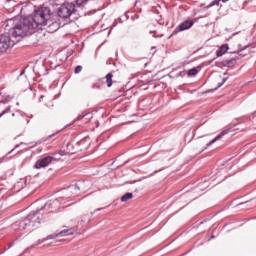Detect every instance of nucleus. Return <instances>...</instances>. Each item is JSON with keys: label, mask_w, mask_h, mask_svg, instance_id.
Segmentation results:
<instances>
[{"label": "nucleus", "mask_w": 256, "mask_h": 256, "mask_svg": "<svg viewBox=\"0 0 256 256\" xmlns=\"http://www.w3.org/2000/svg\"><path fill=\"white\" fill-rule=\"evenodd\" d=\"M35 29H44L47 33H55L59 29V21L57 16L51 13V8L41 7L34 11L33 17H28Z\"/></svg>", "instance_id": "1"}, {"label": "nucleus", "mask_w": 256, "mask_h": 256, "mask_svg": "<svg viewBox=\"0 0 256 256\" xmlns=\"http://www.w3.org/2000/svg\"><path fill=\"white\" fill-rule=\"evenodd\" d=\"M6 27H10L8 31L12 34V37H15V39H23V37H27V35H33V33H35V28L33 27L29 17L24 19H9Z\"/></svg>", "instance_id": "2"}, {"label": "nucleus", "mask_w": 256, "mask_h": 256, "mask_svg": "<svg viewBox=\"0 0 256 256\" xmlns=\"http://www.w3.org/2000/svg\"><path fill=\"white\" fill-rule=\"evenodd\" d=\"M76 11L77 9L75 8V4L65 3L58 8L57 14L60 19H69V17L73 15Z\"/></svg>", "instance_id": "3"}, {"label": "nucleus", "mask_w": 256, "mask_h": 256, "mask_svg": "<svg viewBox=\"0 0 256 256\" xmlns=\"http://www.w3.org/2000/svg\"><path fill=\"white\" fill-rule=\"evenodd\" d=\"M54 155H59L58 157H53V156H46L40 160H38L35 165L34 168L35 169H43V167H48V165L52 162V161H59V159H61V157H63V151L61 152H56L54 153Z\"/></svg>", "instance_id": "4"}, {"label": "nucleus", "mask_w": 256, "mask_h": 256, "mask_svg": "<svg viewBox=\"0 0 256 256\" xmlns=\"http://www.w3.org/2000/svg\"><path fill=\"white\" fill-rule=\"evenodd\" d=\"M15 45V42L11 40L9 33L0 35V53H6L8 49H11Z\"/></svg>", "instance_id": "5"}, {"label": "nucleus", "mask_w": 256, "mask_h": 256, "mask_svg": "<svg viewBox=\"0 0 256 256\" xmlns=\"http://www.w3.org/2000/svg\"><path fill=\"white\" fill-rule=\"evenodd\" d=\"M31 219H35V216H26L25 219L21 220V221H16L13 224V229H15V231H25V229H27L28 231H31V228L29 227V223L31 221Z\"/></svg>", "instance_id": "6"}, {"label": "nucleus", "mask_w": 256, "mask_h": 256, "mask_svg": "<svg viewBox=\"0 0 256 256\" xmlns=\"http://www.w3.org/2000/svg\"><path fill=\"white\" fill-rule=\"evenodd\" d=\"M34 217L28 222V227L30 229H37L41 225V213H39V210L32 211L30 214L27 215V217Z\"/></svg>", "instance_id": "7"}, {"label": "nucleus", "mask_w": 256, "mask_h": 256, "mask_svg": "<svg viewBox=\"0 0 256 256\" xmlns=\"http://www.w3.org/2000/svg\"><path fill=\"white\" fill-rule=\"evenodd\" d=\"M193 25H195V22H193V20H186L176 28L174 33H179L181 31H187V29H191V27H193Z\"/></svg>", "instance_id": "8"}, {"label": "nucleus", "mask_w": 256, "mask_h": 256, "mask_svg": "<svg viewBox=\"0 0 256 256\" xmlns=\"http://www.w3.org/2000/svg\"><path fill=\"white\" fill-rule=\"evenodd\" d=\"M80 184H75L73 186H70L68 189L64 190L63 195L65 197V199H69V197H71V193H73V191H75V194L79 193V191H81V187L79 186Z\"/></svg>", "instance_id": "9"}, {"label": "nucleus", "mask_w": 256, "mask_h": 256, "mask_svg": "<svg viewBox=\"0 0 256 256\" xmlns=\"http://www.w3.org/2000/svg\"><path fill=\"white\" fill-rule=\"evenodd\" d=\"M229 131H231V128H227V129L223 130L218 136H216L213 140H211L210 142H208L206 144V147L203 149V151H205V149H207L208 147H211V145H213V143H217V141H219V139H222L224 137V135H227V133H229Z\"/></svg>", "instance_id": "10"}, {"label": "nucleus", "mask_w": 256, "mask_h": 256, "mask_svg": "<svg viewBox=\"0 0 256 256\" xmlns=\"http://www.w3.org/2000/svg\"><path fill=\"white\" fill-rule=\"evenodd\" d=\"M4 109V110H3ZM0 118L3 117V115H7V113H11V106H7L5 108V101L0 102Z\"/></svg>", "instance_id": "11"}, {"label": "nucleus", "mask_w": 256, "mask_h": 256, "mask_svg": "<svg viewBox=\"0 0 256 256\" xmlns=\"http://www.w3.org/2000/svg\"><path fill=\"white\" fill-rule=\"evenodd\" d=\"M227 51H229V45L224 44L216 51V55L217 57H223V55H225Z\"/></svg>", "instance_id": "12"}, {"label": "nucleus", "mask_w": 256, "mask_h": 256, "mask_svg": "<svg viewBox=\"0 0 256 256\" xmlns=\"http://www.w3.org/2000/svg\"><path fill=\"white\" fill-rule=\"evenodd\" d=\"M73 233H75V228H70L67 230H62L56 235V237H67V235H73Z\"/></svg>", "instance_id": "13"}, {"label": "nucleus", "mask_w": 256, "mask_h": 256, "mask_svg": "<svg viewBox=\"0 0 256 256\" xmlns=\"http://www.w3.org/2000/svg\"><path fill=\"white\" fill-rule=\"evenodd\" d=\"M129 199H133V193L131 192H128L126 194H124L122 197H121V201L123 203H127V201H129Z\"/></svg>", "instance_id": "14"}, {"label": "nucleus", "mask_w": 256, "mask_h": 256, "mask_svg": "<svg viewBox=\"0 0 256 256\" xmlns=\"http://www.w3.org/2000/svg\"><path fill=\"white\" fill-rule=\"evenodd\" d=\"M106 83L107 87H111V85H113V73H108L106 75Z\"/></svg>", "instance_id": "15"}, {"label": "nucleus", "mask_w": 256, "mask_h": 256, "mask_svg": "<svg viewBox=\"0 0 256 256\" xmlns=\"http://www.w3.org/2000/svg\"><path fill=\"white\" fill-rule=\"evenodd\" d=\"M59 201H61V198L50 200L45 204V207H51V205H59Z\"/></svg>", "instance_id": "16"}, {"label": "nucleus", "mask_w": 256, "mask_h": 256, "mask_svg": "<svg viewBox=\"0 0 256 256\" xmlns=\"http://www.w3.org/2000/svg\"><path fill=\"white\" fill-rule=\"evenodd\" d=\"M51 239H55L53 235H49L46 238L39 239L35 245H41V243H45V241H49Z\"/></svg>", "instance_id": "17"}, {"label": "nucleus", "mask_w": 256, "mask_h": 256, "mask_svg": "<svg viewBox=\"0 0 256 256\" xmlns=\"http://www.w3.org/2000/svg\"><path fill=\"white\" fill-rule=\"evenodd\" d=\"M199 73V70L197 68H192L188 71V77H195Z\"/></svg>", "instance_id": "18"}, {"label": "nucleus", "mask_w": 256, "mask_h": 256, "mask_svg": "<svg viewBox=\"0 0 256 256\" xmlns=\"http://www.w3.org/2000/svg\"><path fill=\"white\" fill-rule=\"evenodd\" d=\"M89 0H76V5L78 7H83V5H86Z\"/></svg>", "instance_id": "19"}, {"label": "nucleus", "mask_w": 256, "mask_h": 256, "mask_svg": "<svg viewBox=\"0 0 256 256\" xmlns=\"http://www.w3.org/2000/svg\"><path fill=\"white\" fill-rule=\"evenodd\" d=\"M89 0H76V5L78 7H83V5H86Z\"/></svg>", "instance_id": "20"}, {"label": "nucleus", "mask_w": 256, "mask_h": 256, "mask_svg": "<svg viewBox=\"0 0 256 256\" xmlns=\"http://www.w3.org/2000/svg\"><path fill=\"white\" fill-rule=\"evenodd\" d=\"M81 71H83V67L82 66H77L74 70V73H81Z\"/></svg>", "instance_id": "21"}, {"label": "nucleus", "mask_w": 256, "mask_h": 256, "mask_svg": "<svg viewBox=\"0 0 256 256\" xmlns=\"http://www.w3.org/2000/svg\"><path fill=\"white\" fill-rule=\"evenodd\" d=\"M87 115H89V113H85L83 115H79L76 120L77 121H81V119H83L84 117H87Z\"/></svg>", "instance_id": "22"}, {"label": "nucleus", "mask_w": 256, "mask_h": 256, "mask_svg": "<svg viewBox=\"0 0 256 256\" xmlns=\"http://www.w3.org/2000/svg\"><path fill=\"white\" fill-rule=\"evenodd\" d=\"M226 79L224 78L221 83H218V87H221L225 83Z\"/></svg>", "instance_id": "23"}, {"label": "nucleus", "mask_w": 256, "mask_h": 256, "mask_svg": "<svg viewBox=\"0 0 256 256\" xmlns=\"http://www.w3.org/2000/svg\"><path fill=\"white\" fill-rule=\"evenodd\" d=\"M222 1V3H227V1H229V0H221Z\"/></svg>", "instance_id": "24"}, {"label": "nucleus", "mask_w": 256, "mask_h": 256, "mask_svg": "<svg viewBox=\"0 0 256 256\" xmlns=\"http://www.w3.org/2000/svg\"><path fill=\"white\" fill-rule=\"evenodd\" d=\"M13 151H15V149H12L9 153L11 154V153H13Z\"/></svg>", "instance_id": "25"}, {"label": "nucleus", "mask_w": 256, "mask_h": 256, "mask_svg": "<svg viewBox=\"0 0 256 256\" xmlns=\"http://www.w3.org/2000/svg\"><path fill=\"white\" fill-rule=\"evenodd\" d=\"M55 136V134H52V135H50L49 137H54Z\"/></svg>", "instance_id": "26"}, {"label": "nucleus", "mask_w": 256, "mask_h": 256, "mask_svg": "<svg viewBox=\"0 0 256 256\" xmlns=\"http://www.w3.org/2000/svg\"><path fill=\"white\" fill-rule=\"evenodd\" d=\"M96 211H101V208L96 209Z\"/></svg>", "instance_id": "27"}, {"label": "nucleus", "mask_w": 256, "mask_h": 256, "mask_svg": "<svg viewBox=\"0 0 256 256\" xmlns=\"http://www.w3.org/2000/svg\"><path fill=\"white\" fill-rule=\"evenodd\" d=\"M12 117H15V113H12Z\"/></svg>", "instance_id": "28"}, {"label": "nucleus", "mask_w": 256, "mask_h": 256, "mask_svg": "<svg viewBox=\"0 0 256 256\" xmlns=\"http://www.w3.org/2000/svg\"><path fill=\"white\" fill-rule=\"evenodd\" d=\"M211 239H215V236H211Z\"/></svg>", "instance_id": "29"}, {"label": "nucleus", "mask_w": 256, "mask_h": 256, "mask_svg": "<svg viewBox=\"0 0 256 256\" xmlns=\"http://www.w3.org/2000/svg\"><path fill=\"white\" fill-rule=\"evenodd\" d=\"M150 33H156L155 31H150Z\"/></svg>", "instance_id": "30"}, {"label": "nucleus", "mask_w": 256, "mask_h": 256, "mask_svg": "<svg viewBox=\"0 0 256 256\" xmlns=\"http://www.w3.org/2000/svg\"><path fill=\"white\" fill-rule=\"evenodd\" d=\"M17 147H19V145H16V146H15V149H17Z\"/></svg>", "instance_id": "31"}, {"label": "nucleus", "mask_w": 256, "mask_h": 256, "mask_svg": "<svg viewBox=\"0 0 256 256\" xmlns=\"http://www.w3.org/2000/svg\"><path fill=\"white\" fill-rule=\"evenodd\" d=\"M33 247H35V245H32V246H31V249H33Z\"/></svg>", "instance_id": "32"}, {"label": "nucleus", "mask_w": 256, "mask_h": 256, "mask_svg": "<svg viewBox=\"0 0 256 256\" xmlns=\"http://www.w3.org/2000/svg\"><path fill=\"white\" fill-rule=\"evenodd\" d=\"M41 99H43V96L40 97V101H41Z\"/></svg>", "instance_id": "33"}]
</instances>
